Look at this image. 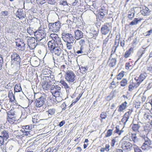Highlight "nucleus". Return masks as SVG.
Returning <instances> with one entry per match:
<instances>
[{
    "label": "nucleus",
    "mask_w": 152,
    "mask_h": 152,
    "mask_svg": "<svg viewBox=\"0 0 152 152\" xmlns=\"http://www.w3.org/2000/svg\"><path fill=\"white\" fill-rule=\"evenodd\" d=\"M47 72H48L50 73V70L48 69L44 70L43 72L44 75L42 76L41 82L40 83V86L44 90H49L52 85V81L54 82L55 80L53 76L48 75V73H46Z\"/></svg>",
    "instance_id": "obj_1"
},
{
    "label": "nucleus",
    "mask_w": 152,
    "mask_h": 152,
    "mask_svg": "<svg viewBox=\"0 0 152 152\" xmlns=\"http://www.w3.org/2000/svg\"><path fill=\"white\" fill-rule=\"evenodd\" d=\"M127 137H128L127 136H125L122 139L121 147L124 151L129 152L132 149L133 145L129 142V140L126 139Z\"/></svg>",
    "instance_id": "obj_2"
},
{
    "label": "nucleus",
    "mask_w": 152,
    "mask_h": 152,
    "mask_svg": "<svg viewBox=\"0 0 152 152\" xmlns=\"http://www.w3.org/2000/svg\"><path fill=\"white\" fill-rule=\"evenodd\" d=\"M75 75L71 70H68L64 75L66 81L69 83H73L75 80Z\"/></svg>",
    "instance_id": "obj_3"
},
{
    "label": "nucleus",
    "mask_w": 152,
    "mask_h": 152,
    "mask_svg": "<svg viewBox=\"0 0 152 152\" xmlns=\"http://www.w3.org/2000/svg\"><path fill=\"white\" fill-rule=\"evenodd\" d=\"M112 28V26L111 23H105L102 25L101 28V32L102 34L106 35L111 32Z\"/></svg>",
    "instance_id": "obj_4"
},
{
    "label": "nucleus",
    "mask_w": 152,
    "mask_h": 152,
    "mask_svg": "<svg viewBox=\"0 0 152 152\" xmlns=\"http://www.w3.org/2000/svg\"><path fill=\"white\" fill-rule=\"evenodd\" d=\"M40 26L39 28V39H44L46 36L45 29L47 28L45 23H40Z\"/></svg>",
    "instance_id": "obj_5"
},
{
    "label": "nucleus",
    "mask_w": 152,
    "mask_h": 152,
    "mask_svg": "<svg viewBox=\"0 0 152 152\" xmlns=\"http://www.w3.org/2000/svg\"><path fill=\"white\" fill-rule=\"evenodd\" d=\"M7 119L8 121L11 124H13L14 121L17 120L16 119L17 115L16 112L11 110L7 113Z\"/></svg>",
    "instance_id": "obj_6"
},
{
    "label": "nucleus",
    "mask_w": 152,
    "mask_h": 152,
    "mask_svg": "<svg viewBox=\"0 0 152 152\" xmlns=\"http://www.w3.org/2000/svg\"><path fill=\"white\" fill-rule=\"evenodd\" d=\"M50 36L57 46L61 48L63 47L61 39L57 34L55 33L51 34Z\"/></svg>",
    "instance_id": "obj_7"
},
{
    "label": "nucleus",
    "mask_w": 152,
    "mask_h": 152,
    "mask_svg": "<svg viewBox=\"0 0 152 152\" xmlns=\"http://www.w3.org/2000/svg\"><path fill=\"white\" fill-rule=\"evenodd\" d=\"M61 88L58 85H52L50 89V92L55 97H58L60 95Z\"/></svg>",
    "instance_id": "obj_8"
},
{
    "label": "nucleus",
    "mask_w": 152,
    "mask_h": 152,
    "mask_svg": "<svg viewBox=\"0 0 152 152\" xmlns=\"http://www.w3.org/2000/svg\"><path fill=\"white\" fill-rule=\"evenodd\" d=\"M49 27L50 31L53 32H56L59 30L61 27V23L59 22L50 23L49 24Z\"/></svg>",
    "instance_id": "obj_9"
},
{
    "label": "nucleus",
    "mask_w": 152,
    "mask_h": 152,
    "mask_svg": "<svg viewBox=\"0 0 152 152\" xmlns=\"http://www.w3.org/2000/svg\"><path fill=\"white\" fill-rule=\"evenodd\" d=\"M144 137L145 142L141 148L143 150H148L151 148L152 141L147 137Z\"/></svg>",
    "instance_id": "obj_10"
},
{
    "label": "nucleus",
    "mask_w": 152,
    "mask_h": 152,
    "mask_svg": "<svg viewBox=\"0 0 152 152\" xmlns=\"http://www.w3.org/2000/svg\"><path fill=\"white\" fill-rule=\"evenodd\" d=\"M62 38L66 42L73 43L75 40L74 37L72 35L68 33H63L62 34Z\"/></svg>",
    "instance_id": "obj_11"
},
{
    "label": "nucleus",
    "mask_w": 152,
    "mask_h": 152,
    "mask_svg": "<svg viewBox=\"0 0 152 152\" xmlns=\"http://www.w3.org/2000/svg\"><path fill=\"white\" fill-rule=\"evenodd\" d=\"M128 111L126 112L124 114L121 120V122L124 125H125L126 122L128 121L129 117L131 114L133 110L132 109H129Z\"/></svg>",
    "instance_id": "obj_12"
},
{
    "label": "nucleus",
    "mask_w": 152,
    "mask_h": 152,
    "mask_svg": "<svg viewBox=\"0 0 152 152\" xmlns=\"http://www.w3.org/2000/svg\"><path fill=\"white\" fill-rule=\"evenodd\" d=\"M138 83L136 82L131 83L128 86V91L130 92L136 91L137 88L140 85Z\"/></svg>",
    "instance_id": "obj_13"
},
{
    "label": "nucleus",
    "mask_w": 152,
    "mask_h": 152,
    "mask_svg": "<svg viewBox=\"0 0 152 152\" xmlns=\"http://www.w3.org/2000/svg\"><path fill=\"white\" fill-rule=\"evenodd\" d=\"M46 96L44 94H43L39 98V107L42 108V106L45 104V101L46 100Z\"/></svg>",
    "instance_id": "obj_14"
},
{
    "label": "nucleus",
    "mask_w": 152,
    "mask_h": 152,
    "mask_svg": "<svg viewBox=\"0 0 152 152\" xmlns=\"http://www.w3.org/2000/svg\"><path fill=\"white\" fill-rule=\"evenodd\" d=\"M146 77V74L145 73H141L138 77H136L134 79L136 82L140 85V83L143 81Z\"/></svg>",
    "instance_id": "obj_15"
},
{
    "label": "nucleus",
    "mask_w": 152,
    "mask_h": 152,
    "mask_svg": "<svg viewBox=\"0 0 152 152\" xmlns=\"http://www.w3.org/2000/svg\"><path fill=\"white\" fill-rule=\"evenodd\" d=\"M116 63V59L115 58H109L108 62L107 64L108 66L110 67H112L115 66Z\"/></svg>",
    "instance_id": "obj_16"
},
{
    "label": "nucleus",
    "mask_w": 152,
    "mask_h": 152,
    "mask_svg": "<svg viewBox=\"0 0 152 152\" xmlns=\"http://www.w3.org/2000/svg\"><path fill=\"white\" fill-rule=\"evenodd\" d=\"M12 60H14L20 64V58L18 54L16 53H14L11 55Z\"/></svg>",
    "instance_id": "obj_17"
},
{
    "label": "nucleus",
    "mask_w": 152,
    "mask_h": 152,
    "mask_svg": "<svg viewBox=\"0 0 152 152\" xmlns=\"http://www.w3.org/2000/svg\"><path fill=\"white\" fill-rule=\"evenodd\" d=\"M150 11L149 9L145 6L142 7V10H140L141 14L144 16H147L149 15Z\"/></svg>",
    "instance_id": "obj_18"
},
{
    "label": "nucleus",
    "mask_w": 152,
    "mask_h": 152,
    "mask_svg": "<svg viewBox=\"0 0 152 152\" xmlns=\"http://www.w3.org/2000/svg\"><path fill=\"white\" fill-rule=\"evenodd\" d=\"M127 103L125 101L118 107V112H123L127 107Z\"/></svg>",
    "instance_id": "obj_19"
},
{
    "label": "nucleus",
    "mask_w": 152,
    "mask_h": 152,
    "mask_svg": "<svg viewBox=\"0 0 152 152\" xmlns=\"http://www.w3.org/2000/svg\"><path fill=\"white\" fill-rule=\"evenodd\" d=\"M75 38L77 40H79L83 37V33L82 32L79 30H77L75 32Z\"/></svg>",
    "instance_id": "obj_20"
},
{
    "label": "nucleus",
    "mask_w": 152,
    "mask_h": 152,
    "mask_svg": "<svg viewBox=\"0 0 152 152\" xmlns=\"http://www.w3.org/2000/svg\"><path fill=\"white\" fill-rule=\"evenodd\" d=\"M130 126L131 127L132 131L136 132L139 131V130L140 127L138 123L137 124H134L133 121L131 124Z\"/></svg>",
    "instance_id": "obj_21"
},
{
    "label": "nucleus",
    "mask_w": 152,
    "mask_h": 152,
    "mask_svg": "<svg viewBox=\"0 0 152 152\" xmlns=\"http://www.w3.org/2000/svg\"><path fill=\"white\" fill-rule=\"evenodd\" d=\"M145 51V50L144 48L140 49L137 52L136 56L137 58V61L139 60L142 56Z\"/></svg>",
    "instance_id": "obj_22"
},
{
    "label": "nucleus",
    "mask_w": 152,
    "mask_h": 152,
    "mask_svg": "<svg viewBox=\"0 0 152 152\" xmlns=\"http://www.w3.org/2000/svg\"><path fill=\"white\" fill-rule=\"evenodd\" d=\"M61 48L60 47H57V48H56L55 49L52 50L51 52L52 53L53 55L59 56L62 51Z\"/></svg>",
    "instance_id": "obj_23"
},
{
    "label": "nucleus",
    "mask_w": 152,
    "mask_h": 152,
    "mask_svg": "<svg viewBox=\"0 0 152 152\" xmlns=\"http://www.w3.org/2000/svg\"><path fill=\"white\" fill-rule=\"evenodd\" d=\"M134 52V48L132 47H131L128 50L126 51L124 54V57L125 58H127L129 57L132 53Z\"/></svg>",
    "instance_id": "obj_24"
},
{
    "label": "nucleus",
    "mask_w": 152,
    "mask_h": 152,
    "mask_svg": "<svg viewBox=\"0 0 152 152\" xmlns=\"http://www.w3.org/2000/svg\"><path fill=\"white\" fill-rule=\"evenodd\" d=\"M106 14V10L104 9H101L99 10L98 18L99 20H101Z\"/></svg>",
    "instance_id": "obj_25"
},
{
    "label": "nucleus",
    "mask_w": 152,
    "mask_h": 152,
    "mask_svg": "<svg viewBox=\"0 0 152 152\" xmlns=\"http://www.w3.org/2000/svg\"><path fill=\"white\" fill-rule=\"evenodd\" d=\"M48 45L50 52L58 47L52 40L48 42Z\"/></svg>",
    "instance_id": "obj_26"
},
{
    "label": "nucleus",
    "mask_w": 152,
    "mask_h": 152,
    "mask_svg": "<svg viewBox=\"0 0 152 152\" xmlns=\"http://www.w3.org/2000/svg\"><path fill=\"white\" fill-rule=\"evenodd\" d=\"M134 8H132L129 11L128 14V18L130 20H132L134 16Z\"/></svg>",
    "instance_id": "obj_27"
},
{
    "label": "nucleus",
    "mask_w": 152,
    "mask_h": 152,
    "mask_svg": "<svg viewBox=\"0 0 152 152\" xmlns=\"http://www.w3.org/2000/svg\"><path fill=\"white\" fill-rule=\"evenodd\" d=\"M16 15L17 17L19 19L24 18L25 16L24 13H23V11L21 9L18 10L16 12Z\"/></svg>",
    "instance_id": "obj_28"
},
{
    "label": "nucleus",
    "mask_w": 152,
    "mask_h": 152,
    "mask_svg": "<svg viewBox=\"0 0 152 152\" xmlns=\"http://www.w3.org/2000/svg\"><path fill=\"white\" fill-rule=\"evenodd\" d=\"M118 82H117L116 79L114 78L113 79V81L110 84L109 88L110 89H113L116 87Z\"/></svg>",
    "instance_id": "obj_29"
},
{
    "label": "nucleus",
    "mask_w": 152,
    "mask_h": 152,
    "mask_svg": "<svg viewBox=\"0 0 152 152\" xmlns=\"http://www.w3.org/2000/svg\"><path fill=\"white\" fill-rule=\"evenodd\" d=\"M143 20L142 18H134L133 20L129 24V25L133 26L137 24L139 22H140Z\"/></svg>",
    "instance_id": "obj_30"
},
{
    "label": "nucleus",
    "mask_w": 152,
    "mask_h": 152,
    "mask_svg": "<svg viewBox=\"0 0 152 152\" xmlns=\"http://www.w3.org/2000/svg\"><path fill=\"white\" fill-rule=\"evenodd\" d=\"M133 67V62L132 61H129L126 62L125 64V68L126 70H131Z\"/></svg>",
    "instance_id": "obj_31"
},
{
    "label": "nucleus",
    "mask_w": 152,
    "mask_h": 152,
    "mask_svg": "<svg viewBox=\"0 0 152 152\" xmlns=\"http://www.w3.org/2000/svg\"><path fill=\"white\" fill-rule=\"evenodd\" d=\"M143 118L146 121H149L150 118H151V116L150 115V114L147 111H145L143 112Z\"/></svg>",
    "instance_id": "obj_32"
},
{
    "label": "nucleus",
    "mask_w": 152,
    "mask_h": 152,
    "mask_svg": "<svg viewBox=\"0 0 152 152\" xmlns=\"http://www.w3.org/2000/svg\"><path fill=\"white\" fill-rule=\"evenodd\" d=\"M6 149L8 152H11L14 149L13 145L12 144L8 143L6 145Z\"/></svg>",
    "instance_id": "obj_33"
},
{
    "label": "nucleus",
    "mask_w": 152,
    "mask_h": 152,
    "mask_svg": "<svg viewBox=\"0 0 152 152\" xmlns=\"http://www.w3.org/2000/svg\"><path fill=\"white\" fill-rule=\"evenodd\" d=\"M115 129L114 131V133H116L120 135L124 132V131L122 129L120 130L119 126H116L115 127Z\"/></svg>",
    "instance_id": "obj_34"
},
{
    "label": "nucleus",
    "mask_w": 152,
    "mask_h": 152,
    "mask_svg": "<svg viewBox=\"0 0 152 152\" xmlns=\"http://www.w3.org/2000/svg\"><path fill=\"white\" fill-rule=\"evenodd\" d=\"M128 84V80L126 78H123L120 82V84L121 87H124Z\"/></svg>",
    "instance_id": "obj_35"
},
{
    "label": "nucleus",
    "mask_w": 152,
    "mask_h": 152,
    "mask_svg": "<svg viewBox=\"0 0 152 152\" xmlns=\"http://www.w3.org/2000/svg\"><path fill=\"white\" fill-rule=\"evenodd\" d=\"M110 146L108 144H106L105 145V148H101L100 149V151L101 152H104V151L107 152L109 151H110Z\"/></svg>",
    "instance_id": "obj_36"
},
{
    "label": "nucleus",
    "mask_w": 152,
    "mask_h": 152,
    "mask_svg": "<svg viewBox=\"0 0 152 152\" xmlns=\"http://www.w3.org/2000/svg\"><path fill=\"white\" fill-rule=\"evenodd\" d=\"M124 72L122 71L116 75V78L118 80H119L122 79L124 75Z\"/></svg>",
    "instance_id": "obj_37"
},
{
    "label": "nucleus",
    "mask_w": 152,
    "mask_h": 152,
    "mask_svg": "<svg viewBox=\"0 0 152 152\" xmlns=\"http://www.w3.org/2000/svg\"><path fill=\"white\" fill-rule=\"evenodd\" d=\"M131 139L132 141L134 143H135L138 141V139L137 136L136 134L132 133L131 135Z\"/></svg>",
    "instance_id": "obj_38"
},
{
    "label": "nucleus",
    "mask_w": 152,
    "mask_h": 152,
    "mask_svg": "<svg viewBox=\"0 0 152 152\" xmlns=\"http://www.w3.org/2000/svg\"><path fill=\"white\" fill-rule=\"evenodd\" d=\"M1 136L3 137L4 139L7 140L9 137V135L8 133L6 131H3L1 132Z\"/></svg>",
    "instance_id": "obj_39"
},
{
    "label": "nucleus",
    "mask_w": 152,
    "mask_h": 152,
    "mask_svg": "<svg viewBox=\"0 0 152 152\" xmlns=\"http://www.w3.org/2000/svg\"><path fill=\"white\" fill-rule=\"evenodd\" d=\"M116 92L115 90L114 91H112L110 94V95L107 96V98H108L110 97V98L109 99V100H110L113 98L115 96V93Z\"/></svg>",
    "instance_id": "obj_40"
},
{
    "label": "nucleus",
    "mask_w": 152,
    "mask_h": 152,
    "mask_svg": "<svg viewBox=\"0 0 152 152\" xmlns=\"http://www.w3.org/2000/svg\"><path fill=\"white\" fill-rule=\"evenodd\" d=\"M14 88V90L15 92H20L22 90L20 86H19L17 84L15 86Z\"/></svg>",
    "instance_id": "obj_41"
},
{
    "label": "nucleus",
    "mask_w": 152,
    "mask_h": 152,
    "mask_svg": "<svg viewBox=\"0 0 152 152\" xmlns=\"http://www.w3.org/2000/svg\"><path fill=\"white\" fill-rule=\"evenodd\" d=\"M60 83L64 86L65 88H68V86H69L64 80H61L60 81Z\"/></svg>",
    "instance_id": "obj_42"
},
{
    "label": "nucleus",
    "mask_w": 152,
    "mask_h": 152,
    "mask_svg": "<svg viewBox=\"0 0 152 152\" xmlns=\"http://www.w3.org/2000/svg\"><path fill=\"white\" fill-rule=\"evenodd\" d=\"M45 42V39H39V45L40 46H43Z\"/></svg>",
    "instance_id": "obj_43"
},
{
    "label": "nucleus",
    "mask_w": 152,
    "mask_h": 152,
    "mask_svg": "<svg viewBox=\"0 0 152 152\" xmlns=\"http://www.w3.org/2000/svg\"><path fill=\"white\" fill-rule=\"evenodd\" d=\"M117 142V140L115 138L114 139H112L111 140L110 143V145L111 148H113L115 145V143Z\"/></svg>",
    "instance_id": "obj_44"
},
{
    "label": "nucleus",
    "mask_w": 152,
    "mask_h": 152,
    "mask_svg": "<svg viewBox=\"0 0 152 152\" xmlns=\"http://www.w3.org/2000/svg\"><path fill=\"white\" fill-rule=\"evenodd\" d=\"M24 42L22 39L18 40L17 42H16V45L18 47H20V45H21Z\"/></svg>",
    "instance_id": "obj_45"
},
{
    "label": "nucleus",
    "mask_w": 152,
    "mask_h": 152,
    "mask_svg": "<svg viewBox=\"0 0 152 152\" xmlns=\"http://www.w3.org/2000/svg\"><path fill=\"white\" fill-rule=\"evenodd\" d=\"M134 152H142L141 150L138 146L134 145Z\"/></svg>",
    "instance_id": "obj_46"
},
{
    "label": "nucleus",
    "mask_w": 152,
    "mask_h": 152,
    "mask_svg": "<svg viewBox=\"0 0 152 152\" xmlns=\"http://www.w3.org/2000/svg\"><path fill=\"white\" fill-rule=\"evenodd\" d=\"M38 115H35L32 117V122L34 123H37Z\"/></svg>",
    "instance_id": "obj_47"
},
{
    "label": "nucleus",
    "mask_w": 152,
    "mask_h": 152,
    "mask_svg": "<svg viewBox=\"0 0 152 152\" xmlns=\"http://www.w3.org/2000/svg\"><path fill=\"white\" fill-rule=\"evenodd\" d=\"M23 129H25L26 130H31L33 128V125L31 124L28 125H26L25 126H23Z\"/></svg>",
    "instance_id": "obj_48"
},
{
    "label": "nucleus",
    "mask_w": 152,
    "mask_h": 152,
    "mask_svg": "<svg viewBox=\"0 0 152 152\" xmlns=\"http://www.w3.org/2000/svg\"><path fill=\"white\" fill-rule=\"evenodd\" d=\"M112 129H110L108 130L106 134L105 135V136L106 137H108L111 136L112 134Z\"/></svg>",
    "instance_id": "obj_49"
},
{
    "label": "nucleus",
    "mask_w": 152,
    "mask_h": 152,
    "mask_svg": "<svg viewBox=\"0 0 152 152\" xmlns=\"http://www.w3.org/2000/svg\"><path fill=\"white\" fill-rule=\"evenodd\" d=\"M107 117V115L106 112H102L100 115V117L102 119H105Z\"/></svg>",
    "instance_id": "obj_50"
},
{
    "label": "nucleus",
    "mask_w": 152,
    "mask_h": 152,
    "mask_svg": "<svg viewBox=\"0 0 152 152\" xmlns=\"http://www.w3.org/2000/svg\"><path fill=\"white\" fill-rule=\"evenodd\" d=\"M55 110L53 109H50L48 110L47 111L48 113L49 114L51 115H53L55 113Z\"/></svg>",
    "instance_id": "obj_51"
},
{
    "label": "nucleus",
    "mask_w": 152,
    "mask_h": 152,
    "mask_svg": "<svg viewBox=\"0 0 152 152\" xmlns=\"http://www.w3.org/2000/svg\"><path fill=\"white\" fill-rule=\"evenodd\" d=\"M109 40V38L108 36L106 37L105 39L103 40V45L105 46H106L108 41Z\"/></svg>",
    "instance_id": "obj_52"
},
{
    "label": "nucleus",
    "mask_w": 152,
    "mask_h": 152,
    "mask_svg": "<svg viewBox=\"0 0 152 152\" xmlns=\"http://www.w3.org/2000/svg\"><path fill=\"white\" fill-rule=\"evenodd\" d=\"M31 131H26L24 130H23L22 132L26 136H28L29 135H31L30 134V132Z\"/></svg>",
    "instance_id": "obj_53"
},
{
    "label": "nucleus",
    "mask_w": 152,
    "mask_h": 152,
    "mask_svg": "<svg viewBox=\"0 0 152 152\" xmlns=\"http://www.w3.org/2000/svg\"><path fill=\"white\" fill-rule=\"evenodd\" d=\"M36 40V39L33 37L29 39L28 41V45L29 46H30V45H28L29 43H30V44H32V43H33L34 42H35Z\"/></svg>",
    "instance_id": "obj_54"
},
{
    "label": "nucleus",
    "mask_w": 152,
    "mask_h": 152,
    "mask_svg": "<svg viewBox=\"0 0 152 152\" xmlns=\"http://www.w3.org/2000/svg\"><path fill=\"white\" fill-rule=\"evenodd\" d=\"M35 41L36 42H34L33 43H32V44H30L31 46L32 47V48H35L37 45V40L36 39Z\"/></svg>",
    "instance_id": "obj_55"
},
{
    "label": "nucleus",
    "mask_w": 152,
    "mask_h": 152,
    "mask_svg": "<svg viewBox=\"0 0 152 152\" xmlns=\"http://www.w3.org/2000/svg\"><path fill=\"white\" fill-rule=\"evenodd\" d=\"M70 42H67L66 44V47L67 49L69 50H71L72 48V46L71 45V43Z\"/></svg>",
    "instance_id": "obj_56"
},
{
    "label": "nucleus",
    "mask_w": 152,
    "mask_h": 152,
    "mask_svg": "<svg viewBox=\"0 0 152 152\" xmlns=\"http://www.w3.org/2000/svg\"><path fill=\"white\" fill-rule=\"evenodd\" d=\"M4 144V139L1 136H0V146Z\"/></svg>",
    "instance_id": "obj_57"
},
{
    "label": "nucleus",
    "mask_w": 152,
    "mask_h": 152,
    "mask_svg": "<svg viewBox=\"0 0 152 152\" xmlns=\"http://www.w3.org/2000/svg\"><path fill=\"white\" fill-rule=\"evenodd\" d=\"M27 32L30 35L32 34L34 32V31H33L30 27L27 28Z\"/></svg>",
    "instance_id": "obj_58"
},
{
    "label": "nucleus",
    "mask_w": 152,
    "mask_h": 152,
    "mask_svg": "<svg viewBox=\"0 0 152 152\" xmlns=\"http://www.w3.org/2000/svg\"><path fill=\"white\" fill-rule=\"evenodd\" d=\"M25 44L24 43V42L22 43V44L20 46V47H18V48L21 50H25Z\"/></svg>",
    "instance_id": "obj_59"
},
{
    "label": "nucleus",
    "mask_w": 152,
    "mask_h": 152,
    "mask_svg": "<svg viewBox=\"0 0 152 152\" xmlns=\"http://www.w3.org/2000/svg\"><path fill=\"white\" fill-rule=\"evenodd\" d=\"M1 14L4 16H7L8 15V12L7 11H2Z\"/></svg>",
    "instance_id": "obj_60"
},
{
    "label": "nucleus",
    "mask_w": 152,
    "mask_h": 152,
    "mask_svg": "<svg viewBox=\"0 0 152 152\" xmlns=\"http://www.w3.org/2000/svg\"><path fill=\"white\" fill-rule=\"evenodd\" d=\"M13 29L12 28H7V32L8 33H13Z\"/></svg>",
    "instance_id": "obj_61"
},
{
    "label": "nucleus",
    "mask_w": 152,
    "mask_h": 152,
    "mask_svg": "<svg viewBox=\"0 0 152 152\" xmlns=\"http://www.w3.org/2000/svg\"><path fill=\"white\" fill-rule=\"evenodd\" d=\"M152 33V30L151 29L147 31L146 32V34L145 35L146 36H148L151 33Z\"/></svg>",
    "instance_id": "obj_62"
},
{
    "label": "nucleus",
    "mask_w": 152,
    "mask_h": 152,
    "mask_svg": "<svg viewBox=\"0 0 152 152\" xmlns=\"http://www.w3.org/2000/svg\"><path fill=\"white\" fill-rule=\"evenodd\" d=\"M65 124V121L64 120H63L61 121L59 124L58 126L61 127Z\"/></svg>",
    "instance_id": "obj_63"
},
{
    "label": "nucleus",
    "mask_w": 152,
    "mask_h": 152,
    "mask_svg": "<svg viewBox=\"0 0 152 152\" xmlns=\"http://www.w3.org/2000/svg\"><path fill=\"white\" fill-rule=\"evenodd\" d=\"M146 69L147 70L151 72L152 71V66H148L146 67Z\"/></svg>",
    "instance_id": "obj_64"
}]
</instances>
